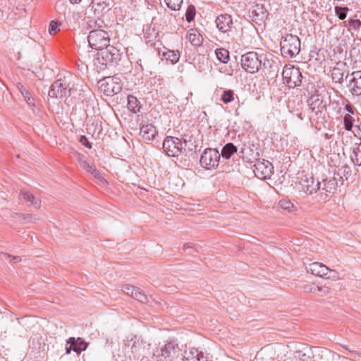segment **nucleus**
I'll return each instance as SVG.
<instances>
[{
	"mask_svg": "<svg viewBox=\"0 0 361 361\" xmlns=\"http://www.w3.org/2000/svg\"><path fill=\"white\" fill-rule=\"evenodd\" d=\"M279 205L283 209L288 211V212H292L295 211V207L289 200L283 199L279 202Z\"/></svg>",
	"mask_w": 361,
	"mask_h": 361,
	"instance_id": "35",
	"label": "nucleus"
},
{
	"mask_svg": "<svg viewBox=\"0 0 361 361\" xmlns=\"http://www.w3.org/2000/svg\"><path fill=\"white\" fill-rule=\"evenodd\" d=\"M345 23H348L345 26L348 27L349 30H358L361 27V21L358 19H350L345 22Z\"/></svg>",
	"mask_w": 361,
	"mask_h": 361,
	"instance_id": "39",
	"label": "nucleus"
},
{
	"mask_svg": "<svg viewBox=\"0 0 361 361\" xmlns=\"http://www.w3.org/2000/svg\"><path fill=\"white\" fill-rule=\"evenodd\" d=\"M253 20L256 23L264 21L268 16L266 8L262 5H256L252 11Z\"/></svg>",
	"mask_w": 361,
	"mask_h": 361,
	"instance_id": "22",
	"label": "nucleus"
},
{
	"mask_svg": "<svg viewBox=\"0 0 361 361\" xmlns=\"http://www.w3.org/2000/svg\"><path fill=\"white\" fill-rule=\"evenodd\" d=\"M221 101L225 103L228 104L231 102H232L234 99V92L231 90H225L223 92V94L221 97Z\"/></svg>",
	"mask_w": 361,
	"mask_h": 361,
	"instance_id": "38",
	"label": "nucleus"
},
{
	"mask_svg": "<svg viewBox=\"0 0 361 361\" xmlns=\"http://www.w3.org/2000/svg\"><path fill=\"white\" fill-rule=\"evenodd\" d=\"M75 343L73 345V351L78 354H80L82 351L87 349L89 343L86 342L83 338L78 337L75 338Z\"/></svg>",
	"mask_w": 361,
	"mask_h": 361,
	"instance_id": "30",
	"label": "nucleus"
},
{
	"mask_svg": "<svg viewBox=\"0 0 361 361\" xmlns=\"http://www.w3.org/2000/svg\"><path fill=\"white\" fill-rule=\"evenodd\" d=\"M344 75L345 72L340 67H334L331 71V78L334 82L342 84Z\"/></svg>",
	"mask_w": 361,
	"mask_h": 361,
	"instance_id": "28",
	"label": "nucleus"
},
{
	"mask_svg": "<svg viewBox=\"0 0 361 361\" xmlns=\"http://www.w3.org/2000/svg\"><path fill=\"white\" fill-rule=\"evenodd\" d=\"M320 183V191L326 195L334 194L337 190L338 183L336 178H325Z\"/></svg>",
	"mask_w": 361,
	"mask_h": 361,
	"instance_id": "17",
	"label": "nucleus"
},
{
	"mask_svg": "<svg viewBox=\"0 0 361 361\" xmlns=\"http://www.w3.org/2000/svg\"><path fill=\"white\" fill-rule=\"evenodd\" d=\"M164 152L169 157H178L182 152L183 143L176 137L167 136L162 144Z\"/></svg>",
	"mask_w": 361,
	"mask_h": 361,
	"instance_id": "11",
	"label": "nucleus"
},
{
	"mask_svg": "<svg viewBox=\"0 0 361 361\" xmlns=\"http://www.w3.org/2000/svg\"><path fill=\"white\" fill-rule=\"evenodd\" d=\"M61 23L56 20H51L49 26V32L50 35H55L60 30Z\"/></svg>",
	"mask_w": 361,
	"mask_h": 361,
	"instance_id": "41",
	"label": "nucleus"
},
{
	"mask_svg": "<svg viewBox=\"0 0 361 361\" xmlns=\"http://www.w3.org/2000/svg\"><path fill=\"white\" fill-rule=\"evenodd\" d=\"M307 104L312 113L319 116V117L324 116V112L327 106V101L325 95L314 94L309 97Z\"/></svg>",
	"mask_w": 361,
	"mask_h": 361,
	"instance_id": "10",
	"label": "nucleus"
},
{
	"mask_svg": "<svg viewBox=\"0 0 361 361\" xmlns=\"http://www.w3.org/2000/svg\"><path fill=\"white\" fill-rule=\"evenodd\" d=\"M78 161L80 164V165H82V162H85L87 160L86 157L82 154H78Z\"/></svg>",
	"mask_w": 361,
	"mask_h": 361,
	"instance_id": "53",
	"label": "nucleus"
},
{
	"mask_svg": "<svg viewBox=\"0 0 361 361\" xmlns=\"http://www.w3.org/2000/svg\"><path fill=\"white\" fill-rule=\"evenodd\" d=\"M317 290L316 295L318 296H324L328 295L331 292V289L327 286H317Z\"/></svg>",
	"mask_w": 361,
	"mask_h": 361,
	"instance_id": "45",
	"label": "nucleus"
},
{
	"mask_svg": "<svg viewBox=\"0 0 361 361\" xmlns=\"http://www.w3.org/2000/svg\"><path fill=\"white\" fill-rule=\"evenodd\" d=\"M21 259H20V257H18V256H16V257H13V259H12V261L14 262V263H17L18 262H20Z\"/></svg>",
	"mask_w": 361,
	"mask_h": 361,
	"instance_id": "54",
	"label": "nucleus"
},
{
	"mask_svg": "<svg viewBox=\"0 0 361 361\" xmlns=\"http://www.w3.org/2000/svg\"><path fill=\"white\" fill-rule=\"evenodd\" d=\"M302 290L305 293H317V286L314 283H307L302 286Z\"/></svg>",
	"mask_w": 361,
	"mask_h": 361,
	"instance_id": "43",
	"label": "nucleus"
},
{
	"mask_svg": "<svg viewBox=\"0 0 361 361\" xmlns=\"http://www.w3.org/2000/svg\"><path fill=\"white\" fill-rule=\"evenodd\" d=\"M183 361H207V359L197 349L191 348L188 351H185Z\"/></svg>",
	"mask_w": 361,
	"mask_h": 361,
	"instance_id": "20",
	"label": "nucleus"
},
{
	"mask_svg": "<svg viewBox=\"0 0 361 361\" xmlns=\"http://www.w3.org/2000/svg\"><path fill=\"white\" fill-rule=\"evenodd\" d=\"M200 248V246L196 245L191 243H185L183 245V249L185 252H186L187 250H189V252H188L189 255L192 254V250H194L195 252H199Z\"/></svg>",
	"mask_w": 361,
	"mask_h": 361,
	"instance_id": "42",
	"label": "nucleus"
},
{
	"mask_svg": "<svg viewBox=\"0 0 361 361\" xmlns=\"http://www.w3.org/2000/svg\"><path fill=\"white\" fill-rule=\"evenodd\" d=\"M21 201L30 202L35 208H39L41 205V200L35 197L32 193L25 190H21L19 194Z\"/></svg>",
	"mask_w": 361,
	"mask_h": 361,
	"instance_id": "19",
	"label": "nucleus"
},
{
	"mask_svg": "<svg viewBox=\"0 0 361 361\" xmlns=\"http://www.w3.org/2000/svg\"><path fill=\"white\" fill-rule=\"evenodd\" d=\"M332 105L334 106V109H336L337 114H340L341 111V106L338 102H332Z\"/></svg>",
	"mask_w": 361,
	"mask_h": 361,
	"instance_id": "52",
	"label": "nucleus"
},
{
	"mask_svg": "<svg viewBox=\"0 0 361 361\" xmlns=\"http://www.w3.org/2000/svg\"><path fill=\"white\" fill-rule=\"evenodd\" d=\"M131 297L142 303L147 302V295L137 287L135 288V290Z\"/></svg>",
	"mask_w": 361,
	"mask_h": 361,
	"instance_id": "34",
	"label": "nucleus"
},
{
	"mask_svg": "<svg viewBox=\"0 0 361 361\" xmlns=\"http://www.w3.org/2000/svg\"><path fill=\"white\" fill-rule=\"evenodd\" d=\"M17 88L21 93L22 96L24 97L25 100L27 102V104H32V99H31L29 91L21 83L17 84Z\"/></svg>",
	"mask_w": 361,
	"mask_h": 361,
	"instance_id": "33",
	"label": "nucleus"
},
{
	"mask_svg": "<svg viewBox=\"0 0 361 361\" xmlns=\"http://www.w3.org/2000/svg\"><path fill=\"white\" fill-rule=\"evenodd\" d=\"M81 166L87 172L90 173L92 169L94 168V166L90 163L88 161L85 162H82V165Z\"/></svg>",
	"mask_w": 361,
	"mask_h": 361,
	"instance_id": "50",
	"label": "nucleus"
},
{
	"mask_svg": "<svg viewBox=\"0 0 361 361\" xmlns=\"http://www.w3.org/2000/svg\"><path fill=\"white\" fill-rule=\"evenodd\" d=\"M217 59L223 63H227L230 60L229 51L224 48H219L215 50Z\"/></svg>",
	"mask_w": 361,
	"mask_h": 361,
	"instance_id": "29",
	"label": "nucleus"
},
{
	"mask_svg": "<svg viewBox=\"0 0 361 361\" xmlns=\"http://www.w3.org/2000/svg\"><path fill=\"white\" fill-rule=\"evenodd\" d=\"M128 346H130L132 353H137L145 348V342L140 337L134 335L129 340Z\"/></svg>",
	"mask_w": 361,
	"mask_h": 361,
	"instance_id": "23",
	"label": "nucleus"
},
{
	"mask_svg": "<svg viewBox=\"0 0 361 361\" xmlns=\"http://www.w3.org/2000/svg\"><path fill=\"white\" fill-rule=\"evenodd\" d=\"M135 288L136 287H135V286H132L126 284L122 286V291L124 293H126V295L132 296V295L133 294V293L135 290Z\"/></svg>",
	"mask_w": 361,
	"mask_h": 361,
	"instance_id": "46",
	"label": "nucleus"
},
{
	"mask_svg": "<svg viewBox=\"0 0 361 361\" xmlns=\"http://www.w3.org/2000/svg\"><path fill=\"white\" fill-rule=\"evenodd\" d=\"M240 63L242 68L251 74L257 73L262 66L260 56L255 51H249L241 56Z\"/></svg>",
	"mask_w": 361,
	"mask_h": 361,
	"instance_id": "5",
	"label": "nucleus"
},
{
	"mask_svg": "<svg viewBox=\"0 0 361 361\" xmlns=\"http://www.w3.org/2000/svg\"><path fill=\"white\" fill-rule=\"evenodd\" d=\"M221 155L219 152L214 148H207L202 152L200 163L202 167L207 169H216L220 162Z\"/></svg>",
	"mask_w": 361,
	"mask_h": 361,
	"instance_id": "7",
	"label": "nucleus"
},
{
	"mask_svg": "<svg viewBox=\"0 0 361 361\" xmlns=\"http://www.w3.org/2000/svg\"><path fill=\"white\" fill-rule=\"evenodd\" d=\"M280 45L281 55L285 58L292 59L300 51V40L298 36L292 34L283 37Z\"/></svg>",
	"mask_w": 361,
	"mask_h": 361,
	"instance_id": "2",
	"label": "nucleus"
},
{
	"mask_svg": "<svg viewBox=\"0 0 361 361\" xmlns=\"http://www.w3.org/2000/svg\"><path fill=\"white\" fill-rule=\"evenodd\" d=\"M357 356H360L361 357V352L359 353L358 355Z\"/></svg>",
	"mask_w": 361,
	"mask_h": 361,
	"instance_id": "59",
	"label": "nucleus"
},
{
	"mask_svg": "<svg viewBox=\"0 0 361 361\" xmlns=\"http://www.w3.org/2000/svg\"><path fill=\"white\" fill-rule=\"evenodd\" d=\"M128 103L127 108L133 114H136L140 111L141 106L140 102L137 99L136 97L133 95L128 96Z\"/></svg>",
	"mask_w": 361,
	"mask_h": 361,
	"instance_id": "26",
	"label": "nucleus"
},
{
	"mask_svg": "<svg viewBox=\"0 0 361 361\" xmlns=\"http://www.w3.org/2000/svg\"><path fill=\"white\" fill-rule=\"evenodd\" d=\"M196 15V8L193 5L188 6L185 13V20L187 22L190 23L192 21Z\"/></svg>",
	"mask_w": 361,
	"mask_h": 361,
	"instance_id": "37",
	"label": "nucleus"
},
{
	"mask_svg": "<svg viewBox=\"0 0 361 361\" xmlns=\"http://www.w3.org/2000/svg\"><path fill=\"white\" fill-rule=\"evenodd\" d=\"M344 110L346 111V114H350L353 116L355 114V108L349 102L345 105Z\"/></svg>",
	"mask_w": 361,
	"mask_h": 361,
	"instance_id": "49",
	"label": "nucleus"
},
{
	"mask_svg": "<svg viewBox=\"0 0 361 361\" xmlns=\"http://www.w3.org/2000/svg\"><path fill=\"white\" fill-rule=\"evenodd\" d=\"M76 340L75 337H70L66 341V353L70 354L71 351H73V345Z\"/></svg>",
	"mask_w": 361,
	"mask_h": 361,
	"instance_id": "44",
	"label": "nucleus"
},
{
	"mask_svg": "<svg viewBox=\"0 0 361 361\" xmlns=\"http://www.w3.org/2000/svg\"><path fill=\"white\" fill-rule=\"evenodd\" d=\"M187 39L195 47L201 46L203 38L201 35L195 30H192L191 32L187 35Z\"/></svg>",
	"mask_w": 361,
	"mask_h": 361,
	"instance_id": "27",
	"label": "nucleus"
},
{
	"mask_svg": "<svg viewBox=\"0 0 361 361\" xmlns=\"http://www.w3.org/2000/svg\"><path fill=\"white\" fill-rule=\"evenodd\" d=\"M161 56V59H164L168 61H170L172 64H176L180 59V54L178 50H170L166 49V51H163L161 53L159 52Z\"/></svg>",
	"mask_w": 361,
	"mask_h": 361,
	"instance_id": "24",
	"label": "nucleus"
},
{
	"mask_svg": "<svg viewBox=\"0 0 361 361\" xmlns=\"http://www.w3.org/2000/svg\"><path fill=\"white\" fill-rule=\"evenodd\" d=\"M349 353H350L352 355H355V356H357V355H358V354H359V352H357V351H354V350H349Z\"/></svg>",
	"mask_w": 361,
	"mask_h": 361,
	"instance_id": "56",
	"label": "nucleus"
},
{
	"mask_svg": "<svg viewBox=\"0 0 361 361\" xmlns=\"http://www.w3.org/2000/svg\"><path fill=\"white\" fill-rule=\"evenodd\" d=\"M336 16L340 20H344L348 14L349 8L346 6H336L334 8Z\"/></svg>",
	"mask_w": 361,
	"mask_h": 361,
	"instance_id": "36",
	"label": "nucleus"
},
{
	"mask_svg": "<svg viewBox=\"0 0 361 361\" xmlns=\"http://www.w3.org/2000/svg\"><path fill=\"white\" fill-rule=\"evenodd\" d=\"M80 15L78 12L68 13L67 16H65L66 22L70 25V26L75 27L78 25V20Z\"/></svg>",
	"mask_w": 361,
	"mask_h": 361,
	"instance_id": "31",
	"label": "nucleus"
},
{
	"mask_svg": "<svg viewBox=\"0 0 361 361\" xmlns=\"http://www.w3.org/2000/svg\"><path fill=\"white\" fill-rule=\"evenodd\" d=\"M87 41L92 49L102 51L109 45L110 37L105 30L95 29L89 32Z\"/></svg>",
	"mask_w": 361,
	"mask_h": 361,
	"instance_id": "3",
	"label": "nucleus"
},
{
	"mask_svg": "<svg viewBox=\"0 0 361 361\" xmlns=\"http://www.w3.org/2000/svg\"><path fill=\"white\" fill-rule=\"evenodd\" d=\"M79 142L81 143V145H84L85 147L89 149L92 148V144L89 142L88 139L85 135H81L79 138Z\"/></svg>",
	"mask_w": 361,
	"mask_h": 361,
	"instance_id": "47",
	"label": "nucleus"
},
{
	"mask_svg": "<svg viewBox=\"0 0 361 361\" xmlns=\"http://www.w3.org/2000/svg\"><path fill=\"white\" fill-rule=\"evenodd\" d=\"M358 123L359 119L356 120L350 114H345L343 116V128L347 131L352 132L355 137L357 136L360 130Z\"/></svg>",
	"mask_w": 361,
	"mask_h": 361,
	"instance_id": "13",
	"label": "nucleus"
},
{
	"mask_svg": "<svg viewBox=\"0 0 361 361\" xmlns=\"http://www.w3.org/2000/svg\"><path fill=\"white\" fill-rule=\"evenodd\" d=\"M90 173L93 175L94 177L96 178L97 179H99L101 181H106L104 178L102 177L101 173L97 169H95V167L92 169Z\"/></svg>",
	"mask_w": 361,
	"mask_h": 361,
	"instance_id": "51",
	"label": "nucleus"
},
{
	"mask_svg": "<svg viewBox=\"0 0 361 361\" xmlns=\"http://www.w3.org/2000/svg\"><path fill=\"white\" fill-rule=\"evenodd\" d=\"M235 152H237L236 146L232 142H228L223 147L220 155L224 159H229Z\"/></svg>",
	"mask_w": 361,
	"mask_h": 361,
	"instance_id": "25",
	"label": "nucleus"
},
{
	"mask_svg": "<svg viewBox=\"0 0 361 361\" xmlns=\"http://www.w3.org/2000/svg\"><path fill=\"white\" fill-rule=\"evenodd\" d=\"M90 6L92 7V8H93L94 7V3L92 1Z\"/></svg>",
	"mask_w": 361,
	"mask_h": 361,
	"instance_id": "57",
	"label": "nucleus"
},
{
	"mask_svg": "<svg viewBox=\"0 0 361 361\" xmlns=\"http://www.w3.org/2000/svg\"><path fill=\"white\" fill-rule=\"evenodd\" d=\"M82 0H69L70 3L72 4H77L81 2Z\"/></svg>",
	"mask_w": 361,
	"mask_h": 361,
	"instance_id": "55",
	"label": "nucleus"
},
{
	"mask_svg": "<svg viewBox=\"0 0 361 361\" xmlns=\"http://www.w3.org/2000/svg\"><path fill=\"white\" fill-rule=\"evenodd\" d=\"M351 160L355 165L361 166V142L354 148Z\"/></svg>",
	"mask_w": 361,
	"mask_h": 361,
	"instance_id": "32",
	"label": "nucleus"
},
{
	"mask_svg": "<svg viewBox=\"0 0 361 361\" xmlns=\"http://www.w3.org/2000/svg\"><path fill=\"white\" fill-rule=\"evenodd\" d=\"M282 76L284 83L289 87L294 88L302 83V75L298 67L286 65L283 69Z\"/></svg>",
	"mask_w": 361,
	"mask_h": 361,
	"instance_id": "6",
	"label": "nucleus"
},
{
	"mask_svg": "<svg viewBox=\"0 0 361 361\" xmlns=\"http://www.w3.org/2000/svg\"><path fill=\"white\" fill-rule=\"evenodd\" d=\"M180 349L175 341L159 343L153 350V361H173L180 355Z\"/></svg>",
	"mask_w": 361,
	"mask_h": 361,
	"instance_id": "1",
	"label": "nucleus"
},
{
	"mask_svg": "<svg viewBox=\"0 0 361 361\" xmlns=\"http://www.w3.org/2000/svg\"><path fill=\"white\" fill-rule=\"evenodd\" d=\"M348 87L353 95H361V71H354L350 75Z\"/></svg>",
	"mask_w": 361,
	"mask_h": 361,
	"instance_id": "14",
	"label": "nucleus"
},
{
	"mask_svg": "<svg viewBox=\"0 0 361 361\" xmlns=\"http://www.w3.org/2000/svg\"><path fill=\"white\" fill-rule=\"evenodd\" d=\"M342 347H343V348H345V350H348V351L350 350L348 349V346H346V345H342Z\"/></svg>",
	"mask_w": 361,
	"mask_h": 361,
	"instance_id": "58",
	"label": "nucleus"
},
{
	"mask_svg": "<svg viewBox=\"0 0 361 361\" xmlns=\"http://www.w3.org/2000/svg\"><path fill=\"white\" fill-rule=\"evenodd\" d=\"M167 6L173 11H178L183 4V0H165Z\"/></svg>",
	"mask_w": 361,
	"mask_h": 361,
	"instance_id": "40",
	"label": "nucleus"
},
{
	"mask_svg": "<svg viewBox=\"0 0 361 361\" xmlns=\"http://www.w3.org/2000/svg\"><path fill=\"white\" fill-rule=\"evenodd\" d=\"M73 88L66 82V78L56 80L51 86L48 95L51 98H63L70 96Z\"/></svg>",
	"mask_w": 361,
	"mask_h": 361,
	"instance_id": "9",
	"label": "nucleus"
},
{
	"mask_svg": "<svg viewBox=\"0 0 361 361\" xmlns=\"http://www.w3.org/2000/svg\"><path fill=\"white\" fill-rule=\"evenodd\" d=\"M301 185L302 190L305 193L308 195H312L317 192L318 190H320L322 184L319 181L315 182L312 177H306L305 180H302Z\"/></svg>",
	"mask_w": 361,
	"mask_h": 361,
	"instance_id": "15",
	"label": "nucleus"
},
{
	"mask_svg": "<svg viewBox=\"0 0 361 361\" xmlns=\"http://www.w3.org/2000/svg\"><path fill=\"white\" fill-rule=\"evenodd\" d=\"M255 166L257 173H261L262 178L269 176L271 173L273 169L272 164L269 161L266 160H263L262 161H258L257 164H255Z\"/></svg>",
	"mask_w": 361,
	"mask_h": 361,
	"instance_id": "21",
	"label": "nucleus"
},
{
	"mask_svg": "<svg viewBox=\"0 0 361 361\" xmlns=\"http://www.w3.org/2000/svg\"><path fill=\"white\" fill-rule=\"evenodd\" d=\"M307 271L311 272L313 275L327 279L335 281L339 279L338 273L336 270L331 269L325 264L320 262H316L310 264L307 267Z\"/></svg>",
	"mask_w": 361,
	"mask_h": 361,
	"instance_id": "8",
	"label": "nucleus"
},
{
	"mask_svg": "<svg viewBox=\"0 0 361 361\" xmlns=\"http://www.w3.org/2000/svg\"><path fill=\"white\" fill-rule=\"evenodd\" d=\"M339 171H341V174L345 176L346 179H348V177L351 175V169L348 166H343L339 169Z\"/></svg>",
	"mask_w": 361,
	"mask_h": 361,
	"instance_id": "48",
	"label": "nucleus"
},
{
	"mask_svg": "<svg viewBox=\"0 0 361 361\" xmlns=\"http://www.w3.org/2000/svg\"><path fill=\"white\" fill-rule=\"evenodd\" d=\"M215 23L216 24L217 28L222 32L229 31L233 25V20L231 16L228 14L219 15L216 18Z\"/></svg>",
	"mask_w": 361,
	"mask_h": 361,
	"instance_id": "16",
	"label": "nucleus"
},
{
	"mask_svg": "<svg viewBox=\"0 0 361 361\" xmlns=\"http://www.w3.org/2000/svg\"><path fill=\"white\" fill-rule=\"evenodd\" d=\"M101 56L100 62L106 66L117 63L121 56L119 50L109 45L102 51Z\"/></svg>",
	"mask_w": 361,
	"mask_h": 361,
	"instance_id": "12",
	"label": "nucleus"
},
{
	"mask_svg": "<svg viewBox=\"0 0 361 361\" xmlns=\"http://www.w3.org/2000/svg\"><path fill=\"white\" fill-rule=\"evenodd\" d=\"M157 134L156 128L152 123H147L140 127V135L147 141L152 140Z\"/></svg>",
	"mask_w": 361,
	"mask_h": 361,
	"instance_id": "18",
	"label": "nucleus"
},
{
	"mask_svg": "<svg viewBox=\"0 0 361 361\" xmlns=\"http://www.w3.org/2000/svg\"><path fill=\"white\" fill-rule=\"evenodd\" d=\"M98 86L107 96L116 94L122 90L121 80L116 76L103 78L98 81Z\"/></svg>",
	"mask_w": 361,
	"mask_h": 361,
	"instance_id": "4",
	"label": "nucleus"
}]
</instances>
